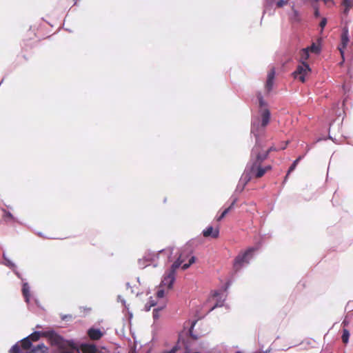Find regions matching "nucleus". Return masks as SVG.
<instances>
[{"instance_id":"nucleus-21","label":"nucleus","mask_w":353,"mask_h":353,"mask_svg":"<svg viewBox=\"0 0 353 353\" xmlns=\"http://www.w3.org/2000/svg\"><path fill=\"white\" fill-rule=\"evenodd\" d=\"M32 345V343L28 337L21 340V347L23 350H29Z\"/></svg>"},{"instance_id":"nucleus-18","label":"nucleus","mask_w":353,"mask_h":353,"mask_svg":"<svg viewBox=\"0 0 353 353\" xmlns=\"http://www.w3.org/2000/svg\"><path fill=\"white\" fill-rule=\"evenodd\" d=\"M77 2V0H59L60 6L63 8L72 7L74 6Z\"/></svg>"},{"instance_id":"nucleus-41","label":"nucleus","mask_w":353,"mask_h":353,"mask_svg":"<svg viewBox=\"0 0 353 353\" xmlns=\"http://www.w3.org/2000/svg\"><path fill=\"white\" fill-rule=\"evenodd\" d=\"M23 58H24L25 59H27V57H26V55H24V56H23Z\"/></svg>"},{"instance_id":"nucleus-8","label":"nucleus","mask_w":353,"mask_h":353,"mask_svg":"<svg viewBox=\"0 0 353 353\" xmlns=\"http://www.w3.org/2000/svg\"><path fill=\"white\" fill-rule=\"evenodd\" d=\"M42 335L48 337L52 345L61 346L63 343V338L54 332H43Z\"/></svg>"},{"instance_id":"nucleus-31","label":"nucleus","mask_w":353,"mask_h":353,"mask_svg":"<svg viewBox=\"0 0 353 353\" xmlns=\"http://www.w3.org/2000/svg\"><path fill=\"white\" fill-rule=\"evenodd\" d=\"M61 353H80V352L77 348H72L69 350L63 351Z\"/></svg>"},{"instance_id":"nucleus-29","label":"nucleus","mask_w":353,"mask_h":353,"mask_svg":"<svg viewBox=\"0 0 353 353\" xmlns=\"http://www.w3.org/2000/svg\"><path fill=\"white\" fill-rule=\"evenodd\" d=\"M165 295V291H164V289L163 288H160L159 287V289L157 290V298H163Z\"/></svg>"},{"instance_id":"nucleus-37","label":"nucleus","mask_w":353,"mask_h":353,"mask_svg":"<svg viewBox=\"0 0 353 353\" xmlns=\"http://www.w3.org/2000/svg\"><path fill=\"white\" fill-rule=\"evenodd\" d=\"M319 15H320V13H319V10H318V9H316V10H315V12H314V16H315V17H319Z\"/></svg>"},{"instance_id":"nucleus-22","label":"nucleus","mask_w":353,"mask_h":353,"mask_svg":"<svg viewBox=\"0 0 353 353\" xmlns=\"http://www.w3.org/2000/svg\"><path fill=\"white\" fill-rule=\"evenodd\" d=\"M301 159V157H299V158H297L293 163L292 164L290 165V167L289 168V170L288 171V173L285 176V181L287 179V178L288 177V175L290 174V172H292L296 167L298 163L299 162V161Z\"/></svg>"},{"instance_id":"nucleus-7","label":"nucleus","mask_w":353,"mask_h":353,"mask_svg":"<svg viewBox=\"0 0 353 353\" xmlns=\"http://www.w3.org/2000/svg\"><path fill=\"white\" fill-rule=\"evenodd\" d=\"M202 234L205 238L218 239L219 236V228L208 226L203 230Z\"/></svg>"},{"instance_id":"nucleus-42","label":"nucleus","mask_w":353,"mask_h":353,"mask_svg":"<svg viewBox=\"0 0 353 353\" xmlns=\"http://www.w3.org/2000/svg\"><path fill=\"white\" fill-rule=\"evenodd\" d=\"M236 353H241L240 352H236Z\"/></svg>"},{"instance_id":"nucleus-6","label":"nucleus","mask_w":353,"mask_h":353,"mask_svg":"<svg viewBox=\"0 0 353 353\" xmlns=\"http://www.w3.org/2000/svg\"><path fill=\"white\" fill-rule=\"evenodd\" d=\"M348 42H349L348 30L347 28H344L343 30L342 34H341V44L338 47L339 50L340 51L341 55L342 57L343 61H344V50L345 49Z\"/></svg>"},{"instance_id":"nucleus-17","label":"nucleus","mask_w":353,"mask_h":353,"mask_svg":"<svg viewBox=\"0 0 353 353\" xmlns=\"http://www.w3.org/2000/svg\"><path fill=\"white\" fill-rule=\"evenodd\" d=\"M299 55L300 63H306V61L310 57L308 48H303L302 50H301Z\"/></svg>"},{"instance_id":"nucleus-23","label":"nucleus","mask_w":353,"mask_h":353,"mask_svg":"<svg viewBox=\"0 0 353 353\" xmlns=\"http://www.w3.org/2000/svg\"><path fill=\"white\" fill-rule=\"evenodd\" d=\"M307 48H308V51L309 52H313V53H315V54H319L321 52L320 46L319 45L316 44L315 43H313Z\"/></svg>"},{"instance_id":"nucleus-10","label":"nucleus","mask_w":353,"mask_h":353,"mask_svg":"<svg viewBox=\"0 0 353 353\" xmlns=\"http://www.w3.org/2000/svg\"><path fill=\"white\" fill-rule=\"evenodd\" d=\"M274 77L275 70L272 68L268 73V78L265 86L268 92H270L272 90Z\"/></svg>"},{"instance_id":"nucleus-26","label":"nucleus","mask_w":353,"mask_h":353,"mask_svg":"<svg viewBox=\"0 0 353 353\" xmlns=\"http://www.w3.org/2000/svg\"><path fill=\"white\" fill-rule=\"evenodd\" d=\"M195 261H196V258L195 256H192L190 259H189V261H188V263H184L183 265H182V269L183 270H186L188 269L192 264L194 263H195Z\"/></svg>"},{"instance_id":"nucleus-15","label":"nucleus","mask_w":353,"mask_h":353,"mask_svg":"<svg viewBox=\"0 0 353 353\" xmlns=\"http://www.w3.org/2000/svg\"><path fill=\"white\" fill-rule=\"evenodd\" d=\"M48 348L44 344H39L31 350L28 353H48Z\"/></svg>"},{"instance_id":"nucleus-12","label":"nucleus","mask_w":353,"mask_h":353,"mask_svg":"<svg viewBox=\"0 0 353 353\" xmlns=\"http://www.w3.org/2000/svg\"><path fill=\"white\" fill-rule=\"evenodd\" d=\"M88 335L92 340L100 339L103 334L99 329L90 328L88 331Z\"/></svg>"},{"instance_id":"nucleus-25","label":"nucleus","mask_w":353,"mask_h":353,"mask_svg":"<svg viewBox=\"0 0 353 353\" xmlns=\"http://www.w3.org/2000/svg\"><path fill=\"white\" fill-rule=\"evenodd\" d=\"M41 336H43L42 333L39 332H34L28 337L30 339V341H37L40 339Z\"/></svg>"},{"instance_id":"nucleus-30","label":"nucleus","mask_w":353,"mask_h":353,"mask_svg":"<svg viewBox=\"0 0 353 353\" xmlns=\"http://www.w3.org/2000/svg\"><path fill=\"white\" fill-rule=\"evenodd\" d=\"M20 352V347L16 344L12 346L10 350V353H19Z\"/></svg>"},{"instance_id":"nucleus-34","label":"nucleus","mask_w":353,"mask_h":353,"mask_svg":"<svg viewBox=\"0 0 353 353\" xmlns=\"http://www.w3.org/2000/svg\"><path fill=\"white\" fill-rule=\"evenodd\" d=\"M154 257H157V255H153L152 257H149V258H147L146 256H145L144 259L147 261H154Z\"/></svg>"},{"instance_id":"nucleus-5","label":"nucleus","mask_w":353,"mask_h":353,"mask_svg":"<svg viewBox=\"0 0 353 353\" xmlns=\"http://www.w3.org/2000/svg\"><path fill=\"white\" fill-rule=\"evenodd\" d=\"M252 150L253 152H256V151H257L263 159H268L269 154L272 151H276L277 148H276L274 146H271L267 150L263 151L262 145L259 143L258 139H256V144L253 147Z\"/></svg>"},{"instance_id":"nucleus-36","label":"nucleus","mask_w":353,"mask_h":353,"mask_svg":"<svg viewBox=\"0 0 353 353\" xmlns=\"http://www.w3.org/2000/svg\"><path fill=\"white\" fill-rule=\"evenodd\" d=\"M176 348H174H174H172L171 350H170V351H167V352H163V353H175V352H176Z\"/></svg>"},{"instance_id":"nucleus-13","label":"nucleus","mask_w":353,"mask_h":353,"mask_svg":"<svg viewBox=\"0 0 353 353\" xmlns=\"http://www.w3.org/2000/svg\"><path fill=\"white\" fill-rule=\"evenodd\" d=\"M1 219L6 223H12L14 221V217L13 215L6 210L1 209Z\"/></svg>"},{"instance_id":"nucleus-38","label":"nucleus","mask_w":353,"mask_h":353,"mask_svg":"<svg viewBox=\"0 0 353 353\" xmlns=\"http://www.w3.org/2000/svg\"><path fill=\"white\" fill-rule=\"evenodd\" d=\"M342 325H343V326H346L347 325V323H346L345 321H344L343 323H342Z\"/></svg>"},{"instance_id":"nucleus-3","label":"nucleus","mask_w":353,"mask_h":353,"mask_svg":"<svg viewBox=\"0 0 353 353\" xmlns=\"http://www.w3.org/2000/svg\"><path fill=\"white\" fill-rule=\"evenodd\" d=\"M311 69L307 63H300L292 73L294 78L302 83L306 81V77L310 74Z\"/></svg>"},{"instance_id":"nucleus-11","label":"nucleus","mask_w":353,"mask_h":353,"mask_svg":"<svg viewBox=\"0 0 353 353\" xmlns=\"http://www.w3.org/2000/svg\"><path fill=\"white\" fill-rule=\"evenodd\" d=\"M184 253H181L176 261L172 265L170 270L168 272L172 273L175 275L176 270L180 267V265L185 261L183 259Z\"/></svg>"},{"instance_id":"nucleus-35","label":"nucleus","mask_w":353,"mask_h":353,"mask_svg":"<svg viewBox=\"0 0 353 353\" xmlns=\"http://www.w3.org/2000/svg\"><path fill=\"white\" fill-rule=\"evenodd\" d=\"M153 316L154 319H157L158 317V310H157V309L154 310Z\"/></svg>"},{"instance_id":"nucleus-24","label":"nucleus","mask_w":353,"mask_h":353,"mask_svg":"<svg viewBox=\"0 0 353 353\" xmlns=\"http://www.w3.org/2000/svg\"><path fill=\"white\" fill-rule=\"evenodd\" d=\"M350 335V332L347 329L343 328V334L341 336V339L343 343L347 344L348 343Z\"/></svg>"},{"instance_id":"nucleus-32","label":"nucleus","mask_w":353,"mask_h":353,"mask_svg":"<svg viewBox=\"0 0 353 353\" xmlns=\"http://www.w3.org/2000/svg\"><path fill=\"white\" fill-rule=\"evenodd\" d=\"M327 24V19L326 18H323L320 22V27L321 28V30H323L324 28V27L326 26Z\"/></svg>"},{"instance_id":"nucleus-40","label":"nucleus","mask_w":353,"mask_h":353,"mask_svg":"<svg viewBox=\"0 0 353 353\" xmlns=\"http://www.w3.org/2000/svg\"><path fill=\"white\" fill-rule=\"evenodd\" d=\"M270 3H273L276 0H268Z\"/></svg>"},{"instance_id":"nucleus-1","label":"nucleus","mask_w":353,"mask_h":353,"mask_svg":"<svg viewBox=\"0 0 353 353\" xmlns=\"http://www.w3.org/2000/svg\"><path fill=\"white\" fill-rule=\"evenodd\" d=\"M265 160V159H263L260 156V154L257 151H256V152H253V150H252L250 161L248 163L243 174V179L245 181V183H248L254 178H261L267 172L272 170V166L270 165H262V163Z\"/></svg>"},{"instance_id":"nucleus-9","label":"nucleus","mask_w":353,"mask_h":353,"mask_svg":"<svg viewBox=\"0 0 353 353\" xmlns=\"http://www.w3.org/2000/svg\"><path fill=\"white\" fill-rule=\"evenodd\" d=\"M175 280V275L172 273L168 272L162 280L160 288L166 287L168 289H171Z\"/></svg>"},{"instance_id":"nucleus-33","label":"nucleus","mask_w":353,"mask_h":353,"mask_svg":"<svg viewBox=\"0 0 353 353\" xmlns=\"http://www.w3.org/2000/svg\"><path fill=\"white\" fill-rule=\"evenodd\" d=\"M155 304L156 303L154 302H153L152 301H150V305L149 306H148V304L145 305L146 310H150L151 307L155 305Z\"/></svg>"},{"instance_id":"nucleus-16","label":"nucleus","mask_w":353,"mask_h":353,"mask_svg":"<svg viewBox=\"0 0 353 353\" xmlns=\"http://www.w3.org/2000/svg\"><path fill=\"white\" fill-rule=\"evenodd\" d=\"M83 353H97V349L94 345L85 344L81 346Z\"/></svg>"},{"instance_id":"nucleus-20","label":"nucleus","mask_w":353,"mask_h":353,"mask_svg":"<svg viewBox=\"0 0 353 353\" xmlns=\"http://www.w3.org/2000/svg\"><path fill=\"white\" fill-rule=\"evenodd\" d=\"M22 293L26 299V301L27 302H28L29 298H30V289H29V286H28V283H24L23 285Z\"/></svg>"},{"instance_id":"nucleus-14","label":"nucleus","mask_w":353,"mask_h":353,"mask_svg":"<svg viewBox=\"0 0 353 353\" xmlns=\"http://www.w3.org/2000/svg\"><path fill=\"white\" fill-rule=\"evenodd\" d=\"M236 201H237V199H234L233 200V201L232 202V203L230 204V205L228 208H225L222 212V213L219 216L216 217V221L218 222L221 221L228 214V213L231 211V210L234 208Z\"/></svg>"},{"instance_id":"nucleus-27","label":"nucleus","mask_w":353,"mask_h":353,"mask_svg":"<svg viewBox=\"0 0 353 353\" xmlns=\"http://www.w3.org/2000/svg\"><path fill=\"white\" fill-rule=\"evenodd\" d=\"M289 0H279L276 1V5L277 8H282L288 3Z\"/></svg>"},{"instance_id":"nucleus-4","label":"nucleus","mask_w":353,"mask_h":353,"mask_svg":"<svg viewBox=\"0 0 353 353\" xmlns=\"http://www.w3.org/2000/svg\"><path fill=\"white\" fill-rule=\"evenodd\" d=\"M254 248H251L242 254H239L234 259L233 269L234 272H238L243 267L244 263H248V257H251Z\"/></svg>"},{"instance_id":"nucleus-2","label":"nucleus","mask_w":353,"mask_h":353,"mask_svg":"<svg viewBox=\"0 0 353 353\" xmlns=\"http://www.w3.org/2000/svg\"><path fill=\"white\" fill-rule=\"evenodd\" d=\"M260 112L261 117V124L253 123L251 128V132L254 134L256 138L264 133L265 129L270 121V112L268 108L261 110Z\"/></svg>"},{"instance_id":"nucleus-28","label":"nucleus","mask_w":353,"mask_h":353,"mask_svg":"<svg viewBox=\"0 0 353 353\" xmlns=\"http://www.w3.org/2000/svg\"><path fill=\"white\" fill-rule=\"evenodd\" d=\"M257 98H258V100H259V106L260 107L262 108L263 106H265L266 105V103H265V101L263 100V97H262L261 93L258 94Z\"/></svg>"},{"instance_id":"nucleus-19","label":"nucleus","mask_w":353,"mask_h":353,"mask_svg":"<svg viewBox=\"0 0 353 353\" xmlns=\"http://www.w3.org/2000/svg\"><path fill=\"white\" fill-rule=\"evenodd\" d=\"M343 5L345 6L343 12L347 14L350 9L353 6V0H343Z\"/></svg>"},{"instance_id":"nucleus-39","label":"nucleus","mask_w":353,"mask_h":353,"mask_svg":"<svg viewBox=\"0 0 353 353\" xmlns=\"http://www.w3.org/2000/svg\"><path fill=\"white\" fill-rule=\"evenodd\" d=\"M287 145H288V142H286V143L285 144V145H284L283 147H282L281 149V150L285 149V148H286Z\"/></svg>"}]
</instances>
